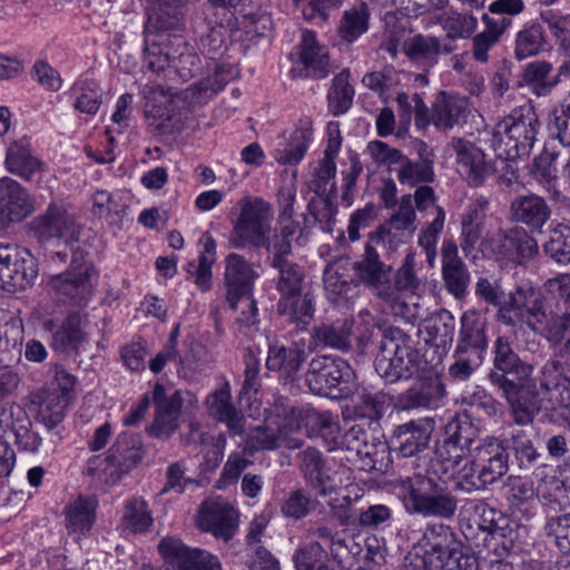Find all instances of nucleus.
Segmentation results:
<instances>
[{
    "label": "nucleus",
    "mask_w": 570,
    "mask_h": 570,
    "mask_svg": "<svg viewBox=\"0 0 570 570\" xmlns=\"http://www.w3.org/2000/svg\"><path fill=\"white\" fill-rule=\"evenodd\" d=\"M434 469V462L430 461L424 472L397 478L393 487L409 514L451 520L456 514L459 500L443 478L448 468L440 465V471Z\"/></svg>",
    "instance_id": "obj_1"
},
{
    "label": "nucleus",
    "mask_w": 570,
    "mask_h": 570,
    "mask_svg": "<svg viewBox=\"0 0 570 570\" xmlns=\"http://www.w3.org/2000/svg\"><path fill=\"white\" fill-rule=\"evenodd\" d=\"M540 128L539 116L531 104L513 108L495 125L492 147L507 169L511 168L507 161L530 155Z\"/></svg>",
    "instance_id": "obj_2"
},
{
    "label": "nucleus",
    "mask_w": 570,
    "mask_h": 570,
    "mask_svg": "<svg viewBox=\"0 0 570 570\" xmlns=\"http://www.w3.org/2000/svg\"><path fill=\"white\" fill-rule=\"evenodd\" d=\"M147 30L144 61L146 67L155 73L164 72L167 78L175 75L183 81H188L200 70V59L179 36L167 33L157 35L151 39Z\"/></svg>",
    "instance_id": "obj_3"
},
{
    "label": "nucleus",
    "mask_w": 570,
    "mask_h": 570,
    "mask_svg": "<svg viewBox=\"0 0 570 570\" xmlns=\"http://www.w3.org/2000/svg\"><path fill=\"white\" fill-rule=\"evenodd\" d=\"M424 365L423 357L409 336L397 328H390L384 333L374 361L375 371L381 377L391 383L409 380L419 375Z\"/></svg>",
    "instance_id": "obj_4"
},
{
    "label": "nucleus",
    "mask_w": 570,
    "mask_h": 570,
    "mask_svg": "<svg viewBox=\"0 0 570 570\" xmlns=\"http://www.w3.org/2000/svg\"><path fill=\"white\" fill-rule=\"evenodd\" d=\"M233 212L236 218L232 220L229 244L234 248L264 245L274 216L272 205L263 198L246 196L236 203Z\"/></svg>",
    "instance_id": "obj_5"
},
{
    "label": "nucleus",
    "mask_w": 570,
    "mask_h": 570,
    "mask_svg": "<svg viewBox=\"0 0 570 570\" xmlns=\"http://www.w3.org/2000/svg\"><path fill=\"white\" fill-rule=\"evenodd\" d=\"M97 272L81 252H75L69 268L50 276L47 287L57 301L75 307H85L92 294Z\"/></svg>",
    "instance_id": "obj_6"
},
{
    "label": "nucleus",
    "mask_w": 570,
    "mask_h": 570,
    "mask_svg": "<svg viewBox=\"0 0 570 570\" xmlns=\"http://www.w3.org/2000/svg\"><path fill=\"white\" fill-rule=\"evenodd\" d=\"M258 274L253 265L242 255L232 253L225 258V286L226 301L232 308L237 304L244 307L237 322L244 326H250L256 323L257 307L250 297V292Z\"/></svg>",
    "instance_id": "obj_7"
},
{
    "label": "nucleus",
    "mask_w": 570,
    "mask_h": 570,
    "mask_svg": "<svg viewBox=\"0 0 570 570\" xmlns=\"http://www.w3.org/2000/svg\"><path fill=\"white\" fill-rule=\"evenodd\" d=\"M353 379L354 371L346 361L327 355L312 358L305 374L311 392L334 399L351 392Z\"/></svg>",
    "instance_id": "obj_8"
},
{
    "label": "nucleus",
    "mask_w": 570,
    "mask_h": 570,
    "mask_svg": "<svg viewBox=\"0 0 570 570\" xmlns=\"http://www.w3.org/2000/svg\"><path fill=\"white\" fill-rule=\"evenodd\" d=\"M37 275V261L29 250L0 245V288L11 293L24 291Z\"/></svg>",
    "instance_id": "obj_9"
},
{
    "label": "nucleus",
    "mask_w": 570,
    "mask_h": 570,
    "mask_svg": "<svg viewBox=\"0 0 570 570\" xmlns=\"http://www.w3.org/2000/svg\"><path fill=\"white\" fill-rule=\"evenodd\" d=\"M478 435L476 428L468 416L451 419L444 426V440L438 446L434 458V471H439L440 465L448 469L453 468L465 456V449H470Z\"/></svg>",
    "instance_id": "obj_10"
},
{
    "label": "nucleus",
    "mask_w": 570,
    "mask_h": 570,
    "mask_svg": "<svg viewBox=\"0 0 570 570\" xmlns=\"http://www.w3.org/2000/svg\"><path fill=\"white\" fill-rule=\"evenodd\" d=\"M451 147L455 154L456 170L469 186L480 187L498 171L495 164L485 159L482 148L469 139L453 137Z\"/></svg>",
    "instance_id": "obj_11"
},
{
    "label": "nucleus",
    "mask_w": 570,
    "mask_h": 570,
    "mask_svg": "<svg viewBox=\"0 0 570 570\" xmlns=\"http://www.w3.org/2000/svg\"><path fill=\"white\" fill-rule=\"evenodd\" d=\"M31 229L40 242L58 238L68 243L78 234L75 214L65 204L56 202L31 222Z\"/></svg>",
    "instance_id": "obj_12"
},
{
    "label": "nucleus",
    "mask_w": 570,
    "mask_h": 570,
    "mask_svg": "<svg viewBox=\"0 0 570 570\" xmlns=\"http://www.w3.org/2000/svg\"><path fill=\"white\" fill-rule=\"evenodd\" d=\"M493 379L494 385L502 391L510 406L513 421L519 425L532 423L541 410V402L534 392V386H530L528 382L503 380L498 375Z\"/></svg>",
    "instance_id": "obj_13"
},
{
    "label": "nucleus",
    "mask_w": 570,
    "mask_h": 570,
    "mask_svg": "<svg viewBox=\"0 0 570 570\" xmlns=\"http://www.w3.org/2000/svg\"><path fill=\"white\" fill-rule=\"evenodd\" d=\"M485 488L499 481L509 471V453L500 439L488 436L469 451Z\"/></svg>",
    "instance_id": "obj_14"
},
{
    "label": "nucleus",
    "mask_w": 570,
    "mask_h": 570,
    "mask_svg": "<svg viewBox=\"0 0 570 570\" xmlns=\"http://www.w3.org/2000/svg\"><path fill=\"white\" fill-rule=\"evenodd\" d=\"M507 323L520 322L527 324L532 331L542 326L546 320L543 295L531 287H519L508 296L504 315Z\"/></svg>",
    "instance_id": "obj_15"
},
{
    "label": "nucleus",
    "mask_w": 570,
    "mask_h": 570,
    "mask_svg": "<svg viewBox=\"0 0 570 570\" xmlns=\"http://www.w3.org/2000/svg\"><path fill=\"white\" fill-rule=\"evenodd\" d=\"M419 212H424L430 207L435 208V217L419 235V245L424 249L426 262L430 267H434L436 259V244L444 228L445 212L442 207L436 206V196L434 189L428 184L417 186L412 195V203Z\"/></svg>",
    "instance_id": "obj_16"
},
{
    "label": "nucleus",
    "mask_w": 570,
    "mask_h": 570,
    "mask_svg": "<svg viewBox=\"0 0 570 570\" xmlns=\"http://www.w3.org/2000/svg\"><path fill=\"white\" fill-rule=\"evenodd\" d=\"M163 558L176 570H222L218 559L199 549H190L179 539L167 537L159 544Z\"/></svg>",
    "instance_id": "obj_17"
},
{
    "label": "nucleus",
    "mask_w": 570,
    "mask_h": 570,
    "mask_svg": "<svg viewBox=\"0 0 570 570\" xmlns=\"http://www.w3.org/2000/svg\"><path fill=\"white\" fill-rule=\"evenodd\" d=\"M331 72L328 51L311 31H305L298 46V58L291 70L293 78H325Z\"/></svg>",
    "instance_id": "obj_18"
},
{
    "label": "nucleus",
    "mask_w": 570,
    "mask_h": 570,
    "mask_svg": "<svg viewBox=\"0 0 570 570\" xmlns=\"http://www.w3.org/2000/svg\"><path fill=\"white\" fill-rule=\"evenodd\" d=\"M237 511L224 501H206L202 504L197 524L203 531L210 532L217 539L229 541L238 527Z\"/></svg>",
    "instance_id": "obj_19"
},
{
    "label": "nucleus",
    "mask_w": 570,
    "mask_h": 570,
    "mask_svg": "<svg viewBox=\"0 0 570 570\" xmlns=\"http://www.w3.org/2000/svg\"><path fill=\"white\" fill-rule=\"evenodd\" d=\"M354 269L358 278L365 283L376 296L392 302V287L390 277L392 266L381 261L380 254L375 248L365 246L363 258L354 264Z\"/></svg>",
    "instance_id": "obj_20"
},
{
    "label": "nucleus",
    "mask_w": 570,
    "mask_h": 570,
    "mask_svg": "<svg viewBox=\"0 0 570 570\" xmlns=\"http://www.w3.org/2000/svg\"><path fill=\"white\" fill-rule=\"evenodd\" d=\"M441 273L444 286L455 298L465 296L469 284L470 273L459 256V248L455 240L444 239L441 246Z\"/></svg>",
    "instance_id": "obj_21"
},
{
    "label": "nucleus",
    "mask_w": 570,
    "mask_h": 570,
    "mask_svg": "<svg viewBox=\"0 0 570 570\" xmlns=\"http://www.w3.org/2000/svg\"><path fill=\"white\" fill-rule=\"evenodd\" d=\"M156 405L154 422L149 428V434L158 439L169 438L178 429V419L181 410L179 392L166 394L165 387L157 384L154 389Z\"/></svg>",
    "instance_id": "obj_22"
},
{
    "label": "nucleus",
    "mask_w": 570,
    "mask_h": 570,
    "mask_svg": "<svg viewBox=\"0 0 570 570\" xmlns=\"http://www.w3.org/2000/svg\"><path fill=\"white\" fill-rule=\"evenodd\" d=\"M35 212V200L26 188L6 178L0 185V220L18 223Z\"/></svg>",
    "instance_id": "obj_23"
},
{
    "label": "nucleus",
    "mask_w": 570,
    "mask_h": 570,
    "mask_svg": "<svg viewBox=\"0 0 570 570\" xmlns=\"http://www.w3.org/2000/svg\"><path fill=\"white\" fill-rule=\"evenodd\" d=\"M380 424L368 425L366 421L358 420L343 433L341 449L355 452L360 458H373L384 451Z\"/></svg>",
    "instance_id": "obj_24"
},
{
    "label": "nucleus",
    "mask_w": 570,
    "mask_h": 570,
    "mask_svg": "<svg viewBox=\"0 0 570 570\" xmlns=\"http://www.w3.org/2000/svg\"><path fill=\"white\" fill-rule=\"evenodd\" d=\"M493 365L494 368L489 373V380L493 385L494 375L502 376L503 380L529 382L532 374V366L520 360L504 337H498L495 341Z\"/></svg>",
    "instance_id": "obj_25"
},
{
    "label": "nucleus",
    "mask_w": 570,
    "mask_h": 570,
    "mask_svg": "<svg viewBox=\"0 0 570 570\" xmlns=\"http://www.w3.org/2000/svg\"><path fill=\"white\" fill-rule=\"evenodd\" d=\"M395 173L400 184L410 187L433 183L435 179L433 150L425 142H420L419 160H411L404 156L400 166L395 168Z\"/></svg>",
    "instance_id": "obj_26"
},
{
    "label": "nucleus",
    "mask_w": 570,
    "mask_h": 570,
    "mask_svg": "<svg viewBox=\"0 0 570 570\" xmlns=\"http://www.w3.org/2000/svg\"><path fill=\"white\" fill-rule=\"evenodd\" d=\"M489 200L480 196L471 202L461 218L460 247L469 257L482 237Z\"/></svg>",
    "instance_id": "obj_27"
},
{
    "label": "nucleus",
    "mask_w": 570,
    "mask_h": 570,
    "mask_svg": "<svg viewBox=\"0 0 570 570\" xmlns=\"http://www.w3.org/2000/svg\"><path fill=\"white\" fill-rule=\"evenodd\" d=\"M481 20L484 30L472 37L471 55L475 61L487 63L490 51L500 42L512 20L507 17H491L489 13H483Z\"/></svg>",
    "instance_id": "obj_28"
},
{
    "label": "nucleus",
    "mask_w": 570,
    "mask_h": 570,
    "mask_svg": "<svg viewBox=\"0 0 570 570\" xmlns=\"http://www.w3.org/2000/svg\"><path fill=\"white\" fill-rule=\"evenodd\" d=\"M230 386L226 382L206 399L210 416L226 424L232 435H242L245 432V416L237 411L230 402Z\"/></svg>",
    "instance_id": "obj_29"
},
{
    "label": "nucleus",
    "mask_w": 570,
    "mask_h": 570,
    "mask_svg": "<svg viewBox=\"0 0 570 570\" xmlns=\"http://www.w3.org/2000/svg\"><path fill=\"white\" fill-rule=\"evenodd\" d=\"M444 395L439 377H426L399 395L396 406L402 411L428 409L436 405Z\"/></svg>",
    "instance_id": "obj_30"
},
{
    "label": "nucleus",
    "mask_w": 570,
    "mask_h": 570,
    "mask_svg": "<svg viewBox=\"0 0 570 570\" xmlns=\"http://www.w3.org/2000/svg\"><path fill=\"white\" fill-rule=\"evenodd\" d=\"M432 430L429 419L401 424L394 432V443L403 456H413L428 448Z\"/></svg>",
    "instance_id": "obj_31"
},
{
    "label": "nucleus",
    "mask_w": 570,
    "mask_h": 570,
    "mask_svg": "<svg viewBox=\"0 0 570 570\" xmlns=\"http://www.w3.org/2000/svg\"><path fill=\"white\" fill-rule=\"evenodd\" d=\"M512 217L533 230H541L551 216L547 202L534 194L519 196L511 203Z\"/></svg>",
    "instance_id": "obj_32"
},
{
    "label": "nucleus",
    "mask_w": 570,
    "mask_h": 570,
    "mask_svg": "<svg viewBox=\"0 0 570 570\" xmlns=\"http://www.w3.org/2000/svg\"><path fill=\"white\" fill-rule=\"evenodd\" d=\"M277 313L285 322L295 326L296 330H304L314 316V298L309 293H297L279 296Z\"/></svg>",
    "instance_id": "obj_33"
},
{
    "label": "nucleus",
    "mask_w": 570,
    "mask_h": 570,
    "mask_svg": "<svg viewBox=\"0 0 570 570\" xmlns=\"http://www.w3.org/2000/svg\"><path fill=\"white\" fill-rule=\"evenodd\" d=\"M426 570H479L478 559L456 549L433 546L425 552Z\"/></svg>",
    "instance_id": "obj_34"
},
{
    "label": "nucleus",
    "mask_w": 570,
    "mask_h": 570,
    "mask_svg": "<svg viewBox=\"0 0 570 570\" xmlns=\"http://www.w3.org/2000/svg\"><path fill=\"white\" fill-rule=\"evenodd\" d=\"M468 114V101L458 96L441 92L433 104L431 122L440 130L459 125Z\"/></svg>",
    "instance_id": "obj_35"
},
{
    "label": "nucleus",
    "mask_w": 570,
    "mask_h": 570,
    "mask_svg": "<svg viewBox=\"0 0 570 570\" xmlns=\"http://www.w3.org/2000/svg\"><path fill=\"white\" fill-rule=\"evenodd\" d=\"M85 317L79 312L70 313L52 332L51 347L59 352L77 351L87 338L83 331Z\"/></svg>",
    "instance_id": "obj_36"
},
{
    "label": "nucleus",
    "mask_w": 570,
    "mask_h": 570,
    "mask_svg": "<svg viewBox=\"0 0 570 570\" xmlns=\"http://www.w3.org/2000/svg\"><path fill=\"white\" fill-rule=\"evenodd\" d=\"M142 456L138 441L130 434H120L110 448L106 461L112 468L118 478L132 469Z\"/></svg>",
    "instance_id": "obj_37"
},
{
    "label": "nucleus",
    "mask_w": 570,
    "mask_h": 570,
    "mask_svg": "<svg viewBox=\"0 0 570 570\" xmlns=\"http://www.w3.org/2000/svg\"><path fill=\"white\" fill-rule=\"evenodd\" d=\"M6 167L24 180H31L43 170L42 161L32 155L29 144L24 141H14L8 147Z\"/></svg>",
    "instance_id": "obj_38"
},
{
    "label": "nucleus",
    "mask_w": 570,
    "mask_h": 570,
    "mask_svg": "<svg viewBox=\"0 0 570 570\" xmlns=\"http://www.w3.org/2000/svg\"><path fill=\"white\" fill-rule=\"evenodd\" d=\"M352 327L350 318L323 323L314 328L313 338L317 345L347 352L352 348Z\"/></svg>",
    "instance_id": "obj_39"
},
{
    "label": "nucleus",
    "mask_w": 570,
    "mask_h": 570,
    "mask_svg": "<svg viewBox=\"0 0 570 570\" xmlns=\"http://www.w3.org/2000/svg\"><path fill=\"white\" fill-rule=\"evenodd\" d=\"M299 466L306 481L322 495H326L335 489V484L327 474L322 454L315 448H307L301 453Z\"/></svg>",
    "instance_id": "obj_40"
},
{
    "label": "nucleus",
    "mask_w": 570,
    "mask_h": 570,
    "mask_svg": "<svg viewBox=\"0 0 570 570\" xmlns=\"http://www.w3.org/2000/svg\"><path fill=\"white\" fill-rule=\"evenodd\" d=\"M487 346V337L484 333V323L473 311L463 313L461 317L460 340L458 344V353H468L472 348V353L478 355Z\"/></svg>",
    "instance_id": "obj_41"
},
{
    "label": "nucleus",
    "mask_w": 570,
    "mask_h": 570,
    "mask_svg": "<svg viewBox=\"0 0 570 570\" xmlns=\"http://www.w3.org/2000/svg\"><path fill=\"white\" fill-rule=\"evenodd\" d=\"M200 243L203 250L198 257L197 264L189 263L187 272L194 278V283L202 292L212 287V266L216 259V242L209 233H205Z\"/></svg>",
    "instance_id": "obj_42"
},
{
    "label": "nucleus",
    "mask_w": 570,
    "mask_h": 570,
    "mask_svg": "<svg viewBox=\"0 0 570 570\" xmlns=\"http://www.w3.org/2000/svg\"><path fill=\"white\" fill-rule=\"evenodd\" d=\"M96 501L91 498L79 495L70 501L66 509L67 529L71 532H88L96 519Z\"/></svg>",
    "instance_id": "obj_43"
},
{
    "label": "nucleus",
    "mask_w": 570,
    "mask_h": 570,
    "mask_svg": "<svg viewBox=\"0 0 570 570\" xmlns=\"http://www.w3.org/2000/svg\"><path fill=\"white\" fill-rule=\"evenodd\" d=\"M523 80L538 97L549 95L559 82L558 76L553 73L552 63L546 60L530 62L523 71Z\"/></svg>",
    "instance_id": "obj_44"
},
{
    "label": "nucleus",
    "mask_w": 570,
    "mask_h": 570,
    "mask_svg": "<svg viewBox=\"0 0 570 570\" xmlns=\"http://www.w3.org/2000/svg\"><path fill=\"white\" fill-rule=\"evenodd\" d=\"M303 360L304 351L295 346L272 345L269 346L266 366L271 371L292 377L299 370Z\"/></svg>",
    "instance_id": "obj_45"
},
{
    "label": "nucleus",
    "mask_w": 570,
    "mask_h": 570,
    "mask_svg": "<svg viewBox=\"0 0 570 570\" xmlns=\"http://www.w3.org/2000/svg\"><path fill=\"white\" fill-rule=\"evenodd\" d=\"M439 39L432 36L415 35L403 42V52L413 62L432 67L439 57Z\"/></svg>",
    "instance_id": "obj_46"
},
{
    "label": "nucleus",
    "mask_w": 570,
    "mask_h": 570,
    "mask_svg": "<svg viewBox=\"0 0 570 570\" xmlns=\"http://www.w3.org/2000/svg\"><path fill=\"white\" fill-rule=\"evenodd\" d=\"M426 342L436 348H448L451 346L455 332V318L453 315L443 311L430 318L424 325Z\"/></svg>",
    "instance_id": "obj_47"
},
{
    "label": "nucleus",
    "mask_w": 570,
    "mask_h": 570,
    "mask_svg": "<svg viewBox=\"0 0 570 570\" xmlns=\"http://www.w3.org/2000/svg\"><path fill=\"white\" fill-rule=\"evenodd\" d=\"M350 76L347 69L337 73L327 94L328 109L336 117L345 114L353 104L355 92L350 83Z\"/></svg>",
    "instance_id": "obj_48"
},
{
    "label": "nucleus",
    "mask_w": 570,
    "mask_h": 570,
    "mask_svg": "<svg viewBox=\"0 0 570 570\" xmlns=\"http://www.w3.org/2000/svg\"><path fill=\"white\" fill-rule=\"evenodd\" d=\"M154 13L149 17L151 27L159 31L179 30L184 26V3L173 1H150Z\"/></svg>",
    "instance_id": "obj_49"
},
{
    "label": "nucleus",
    "mask_w": 570,
    "mask_h": 570,
    "mask_svg": "<svg viewBox=\"0 0 570 570\" xmlns=\"http://www.w3.org/2000/svg\"><path fill=\"white\" fill-rule=\"evenodd\" d=\"M546 45V36L542 26L532 23L524 27L515 35L514 57L521 61L539 55Z\"/></svg>",
    "instance_id": "obj_50"
},
{
    "label": "nucleus",
    "mask_w": 570,
    "mask_h": 570,
    "mask_svg": "<svg viewBox=\"0 0 570 570\" xmlns=\"http://www.w3.org/2000/svg\"><path fill=\"white\" fill-rule=\"evenodd\" d=\"M370 10L365 2L353 6L343 13L338 33L347 42L355 41L368 29Z\"/></svg>",
    "instance_id": "obj_51"
},
{
    "label": "nucleus",
    "mask_w": 570,
    "mask_h": 570,
    "mask_svg": "<svg viewBox=\"0 0 570 570\" xmlns=\"http://www.w3.org/2000/svg\"><path fill=\"white\" fill-rule=\"evenodd\" d=\"M392 397L383 392H364L360 396V402L355 406V413L361 421H366L368 425L375 426L390 407Z\"/></svg>",
    "instance_id": "obj_52"
},
{
    "label": "nucleus",
    "mask_w": 570,
    "mask_h": 570,
    "mask_svg": "<svg viewBox=\"0 0 570 570\" xmlns=\"http://www.w3.org/2000/svg\"><path fill=\"white\" fill-rule=\"evenodd\" d=\"M73 107L76 110L87 115H95L101 105V90L94 80H82L71 88Z\"/></svg>",
    "instance_id": "obj_53"
},
{
    "label": "nucleus",
    "mask_w": 570,
    "mask_h": 570,
    "mask_svg": "<svg viewBox=\"0 0 570 570\" xmlns=\"http://www.w3.org/2000/svg\"><path fill=\"white\" fill-rule=\"evenodd\" d=\"M179 326L177 325L170 334L168 343L164 346V348L157 353V355L150 361L149 368L153 373H159L166 363L171 360H176L178 357L179 363L183 365V371L178 373L179 376L186 380H193L197 373L198 365H193L186 363L180 356L177 355V335H178Z\"/></svg>",
    "instance_id": "obj_54"
},
{
    "label": "nucleus",
    "mask_w": 570,
    "mask_h": 570,
    "mask_svg": "<svg viewBox=\"0 0 570 570\" xmlns=\"http://www.w3.org/2000/svg\"><path fill=\"white\" fill-rule=\"evenodd\" d=\"M11 415L14 421L11 422V431L16 436L17 445L29 452H36L41 443V439L30 430L31 422L26 411L20 405H13Z\"/></svg>",
    "instance_id": "obj_55"
},
{
    "label": "nucleus",
    "mask_w": 570,
    "mask_h": 570,
    "mask_svg": "<svg viewBox=\"0 0 570 570\" xmlns=\"http://www.w3.org/2000/svg\"><path fill=\"white\" fill-rule=\"evenodd\" d=\"M415 254L409 252L401 265V267L390 277L392 302L396 301L400 292L414 293L421 285L420 278L415 274Z\"/></svg>",
    "instance_id": "obj_56"
},
{
    "label": "nucleus",
    "mask_w": 570,
    "mask_h": 570,
    "mask_svg": "<svg viewBox=\"0 0 570 570\" xmlns=\"http://www.w3.org/2000/svg\"><path fill=\"white\" fill-rule=\"evenodd\" d=\"M543 250L558 264H570V226L558 224L552 228Z\"/></svg>",
    "instance_id": "obj_57"
},
{
    "label": "nucleus",
    "mask_w": 570,
    "mask_h": 570,
    "mask_svg": "<svg viewBox=\"0 0 570 570\" xmlns=\"http://www.w3.org/2000/svg\"><path fill=\"white\" fill-rule=\"evenodd\" d=\"M442 27L451 39L470 38L478 27V19L471 12L449 11L442 20Z\"/></svg>",
    "instance_id": "obj_58"
},
{
    "label": "nucleus",
    "mask_w": 570,
    "mask_h": 570,
    "mask_svg": "<svg viewBox=\"0 0 570 570\" xmlns=\"http://www.w3.org/2000/svg\"><path fill=\"white\" fill-rule=\"evenodd\" d=\"M273 267L278 271L276 291L279 293V296L303 292V283L305 279L303 267L293 262L283 263Z\"/></svg>",
    "instance_id": "obj_59"
},
{
    "label": "nucleus",
    "mask_w": 570,
    "mask_h": 570,
    "mask_svg": "<svg viewBox=\"0 0 570 570\" xmlns=\"http://www.w3.org/2000/svg\"><path fill=\"white\" fill-rule=\"evenodd\" d=\"M407 236L404 232L394 229L387 223L381 224L374 232L370 233L365 246H371L377 250L381 247L385 255L394 254L401 244L405 243Z\"/></svg>",
    "instance_id": "obj_60"
},
{
    "label": "nucleus",
    "mask_w": 570,
    "mask_h": 570,
    "mask_svg": "<svg viewBox=\"0 0 570 570\" xmlns=\"http://www.w3.org/2000/svg\"><path fill=\"white\" fill-rule=\"evenodd\" d=\"M372 163L379 168L395 171L405 156L400 149L391 147L382 140H372L366 146Z\"/></svg>",
    "instance_id": "obj_61"
},
{
    "label": "nucleus",
    "mask_w": 570,
    "mask_h": 570,
    "mask_svg": "<svg viewBox=\"0 0 570 570\" xmlns=\"http://www.w3.org/2000/svg\"><path fill=\"white\" fill-rule=\"evenodd\" d=\"M232 78L233 72L229 68L217 67L213 73L202 79L189 90L193 96H197L198 102H202L220 91Z\"/></svg>",
    "instance_id": "obj_62"
},
{
    "label": "nucleus",
    "mask_w": 570,
    "mask_h": 570,
    "mask_svg": "<svg viewBox=\"0 0 570 570\" xmlns=\"http://www.w3.org/2000/svg\"><path fill=\"white\" fill-rule=\"evenodd\" d=\"M297 570H331L328 556L318 542H311L302 547L295 554Z\"/></svg>",
    "instance_id": "obj_63"
},
{
    "label": "nucleus",
    "mask_w": 570,
    "mask_h": 570,
    "mask_svg": "<svg viewBox=\"0 0 570 570\" xmlns=\"http://www.w3.org/2000/svg\"><path fill=\"white\" fill-rule=\"evenodd\" d=\"M548 130L552 138L570 147V102L560 105L550 112Z\"/></svg>",
    "instance_id": "obj_64"
}]
</instances>
